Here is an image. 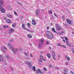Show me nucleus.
<instances>
[{"mask_svg": "<svg viewBox=\"0 0 74 74\" xmlns=\"http://www.w3.org/2000/svg\"><path fill=\"white\" fill-rule=\"evenodd\" d=\"M54 15H55V16H56V17H57V15H56V13H54Z\"/></svg>", "mask_w": 74, "mask_h": 74, "instance_id": "5fc2aeb1", "label": "nucleus"}, {"mask_svg": "<svg viewBox=\"0 0 74 74\" xmlns=\"http://www.w3.org/2000/svg\"><path fill=\"white\" fill-rule=\"evenodd\" d=\"M25 63H26V64H29V62L28 61H26L25 62Z\"/></svg>", "mask_w": 74, "mask_h": 74, "instance_id": "de8ad7c7", "label": "nucleus"}, {"mask_svg": "<svg viewBox=\"0 0 74 74\" xmlns=\"http://www.w3.org/2000/svg\"><path fill=\"white\" fill-rule=\"evenodd\" d=\"M69 46V47H71V44Z\"/></svg>", "mask_w": 74, "mask_h": 74, "instance_id": "13d9d810", "label": "nucleus"}, {"mask_svg": "<svg viewBox=\"0 0 74 74\" xmlns=\"http://www.w3.org/2000/svg\"><path fill=\"white\" fill-rule=\"evenodd\" d=\"M65 39L66 41H68V38L67 37H65Z\"/></svg>", "mask_w": 74, "mask_h": 74, "instance_id": "c9c22d12", "label": "nucleus"}, {"mask_svg": "<svg viewBox=\"0 0 74 74\" xmlns=\"http://www.w3.org/2000/svg\"><path fill=\"white\" fill-rule=\"evenodd\" d=\"M24 55H25L26 56H27V54L26 53H24Z\"/></svg>", "mask_w": 74, "mask_h": 74, "instance_id": "4c0bfd02", "label": "nucleus"}, {"mask_svg": "<svg viewBox=\"0 0 74 74\" xmlns=\"http://www.w3.org/2000/svg\"><path fill=\"white\" fill-rule=\"evenodd\" d=\"M66 45H68V46H69V45L70 44H69V43H67L66 44Z\"/></svg>", "mask_w": 74, "mask_h": 74, "instance_id": "6e6d98bb", "label": "nucleus"}, {"mask_svg": "<svg viewBox=\"0 0 74 74\" xmlns=\"http://www.w3.org/2000/svg\"><path fill=\"white\" fill-rule=\"evenodd\" d=\"M31 32V33H33V32L32 31H30Z\"/></svg>", "mask_w": 74, "mask_h": 74, "instance_id": "0e129e2a", "label": "nucleus"}, {"mask_svg": "<svg viewBox=\"0 0 74 74\" xmlns=\"http://www.w3.org/2000/svg\"><path fill=\"white\" fill-rule=\"evenodd\" d=\"M20 18H21V19H23V16H21V17H20Z\"/></svg>", "mask_w": 74, "mask_h": 74, "instance_id": "8fccbe9b", "label": "nucleus"}, {"mask_svg": "<svg viewBox=\"0 0 74 74\" xmlns=\"http://www.w3.org/2000/svg\"><path fill=\"white\" fill-rule=\"evenodd\" d=\"M25 24H22V28L24 29V30H26V27H25Z\"/></svg>", "mask_w": 74, "mask_h": 74, "instance_id": "4468645a", "label": "nucleus"}, {"mask_svg": "<svg viewBox=\"0 0 74 74\" xmlns=\"http://www.w3.org/2000/svg\"><path fill=\"white\" fill-rule=\"evenodd\" d=\"M25 30H26L27 31H28V32H30V30L27 28H26Z\"/></svg>", "mask_w": 74, "mask_h": 74, "instance_id": "e433bc0d", "label": "nucleus"}, {"mask_svg": "<svg viewBox=\"0 0 74 74\" xmlns=\"http://www.w3.org/2000/svg\"><path fill=\"white\" fill-rule=\"evenodd\" d=\"M18 4L22 5V3H18Z\"/></svg>", "mask_w": 74, "mask_h": 74, "instance_id": "864d4df0", "label": "nucleus"}, {"mask_svg": "<svg viewBox=\"0 0 74 74\" xmlns=\"http://www.w3.org/2000/svg\"><path fill=\"white\" fill-rule=\"evenodd\" d=\"M63 71H64L65 72V73H66V72H67V69H66L64 70Z\"/></svg>", "mask_w": 74, "mask_h": 74, "instance_id": "c03bdc74", "label": "nucleus"}, {"mask_svg": "<svg viewBox=\"0 0 74 74\" xmlns=\"http://www.w3.org/2000/svg\"><path fill=\"white\" fill-rule=\"evenodd\" d=\"M58 58H60V55H58Z\"/></svg>", "mask_w": 74, "mask_h": 74, "instance_id": "680f3d73", "label": "nucleus"}, {"mask_svg": "<svg viewBox=\"0 0 74 74\" xmlns=\"http://www.w3.org/2000/svg\"><path fill=\"white\" fill-rule=\"evenodd\" d=\"M32 23L33 25H36V23L34 20H32Z\"/></svg>", "mask_w": 74, "mask_h": 74, "instance_id": "dca6fc26", "label": "nucleus"}, {"mask_svg": "<svg viewBox=\"0 0 74 74\" xmlns=\"http://www.w3.org/2000/svg\"><path fill=\"white\" fill-rule=\"evenodd\" d=\"M43 70L44 71H47V69L45 68H44Z\"/></svg>", "mask_w": 74, "mask_h": 74, "instance_id": "79ce46f5", "label": "nucleus"}, {"mask_svg": "<svg viewBox=\"0 0 74 74\" xmlns=\"http://www.w3.org/2000/svg\"><path fill=\"white\" fill-rule=\"evenodd\" d=\"M62 46L63 47V48H66V47L65 46V45H62Z\"/></svg>", "mask_w": 74, "mask_h": 74, "instance_id": "ea45409f", "label": "nucleus"}, {"mask_svg": "<svg viewBox=\"0 0 74 74\" xmlns=\"http://www.w3.org/2000/svg\"><path fill=\"white\" fill-rule=\"evenodd\" d=\"M1 29H2V28L0 26V30H1Z\"/></svg>", "mask_w": 74, "mask_h": 74, "instance_id": "e2e57ef3", "label": "nucleus"}, {"mask_svg": "<svg viewBox=\"0 0 74 74\" xmlns=\"http://www.w3.org/2000/svg\"><path fill=\"white\" fill-rule=\"evenodd\" d=\"M30 56H31V57H32V58H33V56L32 55V54H30Z\"/></svg>", "mask_w": 74, "mask_h": 74, "instance_id": "4d7b16f0", "label": "nucleus"}, {"mask_svg": "<svg viewBox=\"0 0 74 74\" xmlns=\"http://www.w3.org/2000/svg\"><path fill=\"white\" fill-rule=\"evenodd\" d=\"M40 58L38 60V61L39 62H42V60L43 58V56L42 55H40Z\"/></svg>", "mask_w": 74, "mask_h": 74, "instance_id": "1a4fd4ad", "label": "nucleus"}, {"mask_svg": "<svg viewBox=\"0 0 74 74\" xmlns=\"http://www.w3.org/2000/svg\"><path fill=\"white\" fill-rule=\"evenodd\" d=\"M63 41H64V42H65V40H63Z\"/></svg>", "mask_w": 74, "mask_h": 74, "instance_id": "69168bd1", "label": "nucleus"}, {"mask_svg": "<svg viewBox=\"0 0 74 74\" xmlns=\"http://www.w3.org/2000/svg\"><path fill=\"white\" fill-rule=\"evenodd\" d=\"M62 45H61L60 43H58L57 45V46L58 47H60V46H62Z\"/></svg>", "mask_w": 74, "mask_h": 74, "instance_id": "c756f323", "label": "nucleus"}, {"mask_svg": "<svg viewBox=\"0 0 74 74\" xmlns=\"http://www.w3.org/2000/svg\"><path fill=\"white\" fill-rule=\"evenodd\" d=\"M46 34L49 39L51 40L52 38H53V35L51 32L49 31H47L46 32Z\"/></svg>", "mask_w": 74, "mask_h": 74, "instance_id": "f257e3e1", "label": "nucleus"}, {"mask_svg": "<svg viewBox=\"0 0 74 74\" xmlns=\"http://www.w3.org/2000/svg\"><path fill=\"white\" fill-rule=\"evenodd\" d=\"M14 12V13L15 15L18 16V14H17V13H16V12Z\"/></svg>", "mask_w": 74, "mask_h": 74, "instance_id": "58836bf2", "label": "nucleus"}, {"mask_svg": "<svg viewBox=\"0 0 74 74\" xmlns=\"http://www.w3.org/2000/svg\"><path fill=\"white\" fill-rule=\"evenodd\" d=\"M15 26H16V23H14L12 25V27H15Z\"/></svg>", "mask_w": 74, "mask_h": 74, "instance_id": "2f4dec72", "label": "nucleus"}, {"mask_svg": "<svg viewBox=\"0 0 74 74\" xmlns=\"http://www.w3.org/2000/svg\"><path fill=\"white\" fill-rule=\"evenodd\" d=\"M52 31L54 32V33H57V32H56L55 29V28H52Z\"/></svg>", "mask_w": 74, "mask_h": 74, "instance_id": "a211bd4d", "label": "nucleus"}, {"mask_svg": "<svg viewBox=\"0 0 74 74\" xmlns=\"http://www.w3.org/2000/svg\"><path fill=\"white\" fill-rule=\"evenodd\" d=\"M62 19L64 20V21L65 20V18H64V16H62Z\"/></svg>", "mask_w": 74, "mask_h": 74, "instance_id": "f704fd0d", "label": "nucleus"}, {"mask_svg": "<svg viewBox=\"0 0 74 74\" xmlns=\"http://www.w3.org/2000/svg\"><path fill=\"white\" fill-rule=\"evenodd\" d=\"M7 16L8 17V18H12V15H11V14H8Z\"/></svg>", "mask_w": 74, "mask_h": 74, "instance_id": "6ab92c4d", "label": "nucleus"}, {"mask_svg": "<svg viewBox=\"0 0 74 74\" xmlns=\"http://www.w3.org/2000/svg\"><path fill=\"white\" fill-rule=\"evenodd\" d=\"M73 53H74V50L73 51Z\"/></svg>", "mask_w": 74, "mask_h": 74, "instance_id": "338daca9", "label": "nucleus"}, {"mask_svg": "<svg viewBox=\"0 0 74 74\" xmlns=\"http://www.w3.org/2000/svg\"><path fill=\"white\" fill-rule=\"evenodd\" d=\"M65 58L66 59H67V60H70V57H68V56H65Z\"/></svg>", "mask_w": 74, "mask_h": 74, "instance_id": "4be33fe9", "label": "nucleus"}, {"mask_svg": "<svg viewBox=\"0 0 74 74\" xmlns=\"http://www.w3.org/2000/svg\"><path fill=\"white\" fill-rule=\"evenodd\" d=\"M47 56L48 58H49V59H50L51 58V54L50 53H48L47 54Z\"/></svg>", "mask_w": 74, "mask_h": 74, "instance_id": "f3484780", "label": "nucleus"}, {"mask_svg": "<svg viewBox=\"0 0 74 74\" xmlns=\"http://www.w3.org/2000/svg\"><path fill=\"white\" fill-rule=\"evenodd\" d=\"M59 26H59V24H57V23L56 24V28H57V29Z\"/></svg>", "mask_w": 74, "mask_h": 74, "instance_id": "c85d7f7f", "label": "nucleus"}, {"mask_svg": "<svg viewBox=\"0 0 74 74\" xmlns=\"http://www.w3.org/2000/svg\"><path fill=\"white\" fill-rule=\"evenodd\" d=\"M60 34H61L62 35V34H63V32H61L60 33Z\"/></svg>", "mask_w": 74, "mask_h": 74, "instance_id": "052dcab7", "label": "nucleus"}, {"mask_svg": "<svg viewBox=\"0 0 74 74\" xmlns=\"http://www.w3.org/2000/svg\"><path fill=\"white\" fill-rule=\"evenodd\" d=\"M6 22L8 23H10L11 22V21L10 19H7L6 20Z\"/></svg>", "mask_w": 74, "mask_h": 74, "instance_id": "2eb2a0df", "label": "nucleus"}, {"mask_svg": "<svg viewBox=\"0 0 74 74\" xmlns=\"http://www.w3.org/2000/svg\"><path fill=\"white\" fill-rule=\"evenodd\" d=\"M54 68L55 69H56V70H59V67H56V66H54Z\"/></svg>", "mask_w": 74, "mask_h": 74, "instance_id": "a878e982", "label": "nucleus"}, {"mask_svg": "<svg viewBox=\"0 0 74 74\" xmlns=\"http://www.w3.org/2000/svg\"><path fill=\"white\" fill-rule=\"evenodd\" d=\"M5 61V58L1 56L0 55V62H3Z\"/></svg>", "mask_w": 74, "mask_h": 74, "instance_id": "20e7f679", "label": "nucleus"}, {"mask_svg": "<svg viewBox=\"0 0 74 74\" xmlns=\"http://www.w3.org/2000/svg\"><path fill=\"white\" fill-rule=\"evenodd\" d=\"M29 67V68H31L32 67V64L31 63L28 64Z\"/></svg>", "mask_w": 74, "mask_h": 74, "instance_id": "7c9ffc66", "label": "nucleus"}, {"mask_svg": "<svg viewBox=\"0 0 74 74\" xmlns=\"http://www.w3.org/2000/svg\"><path fill=\"white\" fill-rule=\"evenodd\" d=\"M27 36L28 37V38H32V35H31L30 34H28L27 35Z\"/></svg>", "mask_w": 74, "mask_h": 74, "instance_id": "aec40b11", "label": "nucleus"}, {"mask_svg": "<svg viewBox=\"0 0 74 74\" xmlns=\"http://www.w3.org/2000/svg\"><path fill=\"white\" fill-rule=\"evenodd\" d=\"M43 60L44 61H46V60H47L45 59H43H43L42 60Z\"/></svg>", "mask_w": 74, "mask_h": 74, "instance_id": "49530a36", "label": "nucleus"}, {"mask_svg": "<svg viewBox=\"0 0 74 74\" xmlns=\"http://www.w3.org/2000/svg\"><path fill=\"white\" fill-rule=\"evenodd\" d=\"M57 29H58V30H61L62 29V27L60 26L58 27Z\"/></svg>", "mask_w": 74, "mask_h": 74, "instance_id": "412c9836", "label": "nucleus"}, {"mask_svg": "<svg viewBox=\"0 0 74 74\" xmlns=\"http://www.w3.org/2000/svg\"><path fill=\"white\" fill-rule=\"evenodd\" d=\"M72 33H73V34H74V32H72Z\"/></svg>", "mask_w": 74, "mask_h": 74, "instance_id": "774afa93", "label": "nucleus"}, {"mask_svg": "<svg viewBox=\"0 0 74 74\" xmlns=\"http://www.w3.org/2000/svg\"><path fill=\"white\" fill-rule=\"evenodd\" d=\"M70 72L73 74H74V73L72 71H71Z\"/></svg>", "mask_w": 74, "mask_h": 74, "instance_id": "09e8293b", "label": "nucleus"}, {"mask_svg": "<svg viewBox=\"0 0 74 74\" xmlns=\"http://www.w3.org/2000/svg\"><path fill=\"white\" fill-rule=\"evenodd\" d=\"M5 57L6 58H7V59H10V57L8 55H5Z\"/></svg>", "mask_w": 74, "mask_h": 74, "instance_id": "393cba45", "label": "nucleus"}, {"mask_svg": "<svg viewBox=\"0 0 74 74\" xmlns=\"http://www.w3.org/2000/svg\"><path fill=\"white\" fill-rule=\"evenodd\" d=\"M0 10H1V12H2V13H5V10H4V9H3V8H2L1 5H0Z\"/></svg>", "mask_w": 74, "mask_h": 74, "instance_id": "6e6552de", "label": "nucleus"}, {"mask_svg": "<svg viewBox=\"0 0 74 74\" xmlns=\"http://www.w3.org/2000/svg\"><path fill=\"white\" fill-rule=\"evenodd\" d=\"M53 53L52 54V56H53V58L54 59V60H55V52L54 51H53L52 52Z\"/></svg>", "mask_w": 74, "mask_h": 74, "instance_id": "f8f14e48", "label": "nucleus"}, {"mask_svg": "<svg viewBox=\"0 0 74 74\" xmlns=\"http://www.w3.org/2000/svg\"><path fill=\"white\" fill-rule=\"evenodd\" d=\"M11 50H12V51L13 52L14 54H16V52L18 51V49L17 48L15 49L13 47L12 49Z\"/></svg>", "mask_w": 74, "mask_h": 74, "instance_id": "39448f33", "label": "nucleus"}, {"mask_svg": "<svg viewBox=\"0 0 74 74\" xmlns=\"http://www.w3.org/2000/svg\"><path fill=\"white\" fill-rule=\"evenodd\" d=\"M65 64L66 65H69V63L68 62H66L65 63Z\"/></svg>", "mask_w": 74, "mask_h": 74, "instance_id": "a18cd8bd", "label": "nucleus"}, {"mask_svg": "<svg viewBox=\"0 0 74 74\" xmlns=\"http://www.w3.org/2000/svg\"><path fill=\"white\" fill-rule=\"evenodd\" d=\"M36 13L35 15L36 16H39L40 14V10L38 9H37L35 10Z\"/></svg>", "mask_w": 74, "mask_h": 74, "instance_id": "423d86ee", "label": "nucleus"}, {"mask_svg": "<svg viewBox=\"0 0 74 74\" xmlns=\"http://www.w3.org/2000/svg\"><path fill=\"white\" fill-rule=\"evenodd\" d=\"M44 40L42 39H41L39 40V43L38 44V46L39 48H41V47H42V44L43 43H44Z\"/></svg>", "mask_w": 74, "mask_h": 74, "instance_id": "f03ea898", "label": "nucleus"}, {"mask_svg": "<svg viewBox=\"0 0 74 74\" xmlns=\"http://www.w3.org/2000/svg\"><path fill=\"white\" fill-rule=\"evenodd\" d=\"M14 31H15V30H14V29H11L9 30V33L10 34H11V33H12V32H14Z\"/></svg>", "mask_w": 74, "mask_h": 74, "instance_id": "ddd939ff", "label": "nucleus"}, {"mask_svg": "<svg viewBox=\"0 0 74 74\" xmlns=\"http://www.w3.org/2000/svg\"><path fill=\"white\" fill-rule=\"evenodd\" d=\"M67 22L69 24V25H72V23L71 21L69 19H66Z\"/></svg>", "mask_w": 74, "mask_h": 74, "instance_id": "9b49d317", "label": "nucleus"}, {"mask_svg": "<svg viewBox=\"0 0 74 74\" xmlns=\"http://www.w3.org/2000/svg\"><path fill=\"white\" fill-rule=\"evenodd\" d=\"M8 45L10 49L12 50V48H13V46L10 43H8Z\"/></svg>", "mask_w": 74, "mask_h": 74, "instance_id": "9d476101", "label": "nucleus"}, {"mask_svg": "<svg viewBox=\"0 0 74 74\" xmlns=\"http://www.w3.org/2000/svg\"><path fill=\"white\" fill-rule=\"evenodd\" d=\"M32 69L34 71H36V69H35V66H33L32 67Z\"/></svg>", "mask_w": 74, "mask_h": 74, "instance_id": "b1692460", "label": "nucleus"}, {"mask_svg": "<svg viewBox=\"0 0 74 74\" xmlns=\"http://www.w3.org/2000/svg\"><path fill=\"white\" fill-rule=\"evenodd\" d=\"M4 64H5V65H7V63H5Z\"/></svg>", "mask_w": 74, "mask_h": 74, "instance_id": "bf43d9fd", "label": "nucleus"}, {"mask_svg": "<svg viewBox=\"0 0 74 74\" xmlns=\"http://www.w3.org/2000/svg\"><path fill=\"white\" fill-rule=\"evenodd\" d=\"M48 13L50 14H52V11L51 10H49Z\"/></svg>", "mask_w": 74, "mask_h": 74, "instance_id": "bb28decb", "label": "nucleus"}, {"mask_svg": "<svg viewBox=\"0 0 74 74\" xmlns=\"http://www.w3.org/2000/svg\"><path fill=\"white\" fill-rule=\"evenodd\" d=\"M26 59H30V58H29L28 57H27L26 58Z\"/></svg>", "mask_w": 74, "mask_h": 74, "instance_id": "3c124183", "label": "nucleus"}, {"mask_svg": "<svg viewBox=\"0 0 74 74\" xmlns=\"http://www.w3.org/2000/svg\"><path fill=\"white\" fill-rule=\"evenodd\" d=\"M1 50L3 53H5L7 50V48L5 46H3L1 48Z\"/></svg>", "mask_w": 74, "mask_h": 74, "instance_id": "7ed1b4c3", "label": "nucleus"}, {"mask_svg": "<svg viewBox=\"0 0 74 74\" xmlns=\"http://www.w3.org/2000/svg\"><path fill=\"white\" fill-rule=\"evenodd\" d=\"M9 41L10 42H12V41H13V40L11 39Z\"/></svg>", "mask_w": 74, "mask_h": 74, "instance_id": "a19ab883", "label": "nucleus"}, {"mask_svg": "<svg viewBox=\"0 0 74 74\" xmlns=\"http://www.w3.org/2000/svg\"><path fill=\"white\" fill-rule=\"evenodd\" d=\"M49 27H47V30H49Z\"/></svg>", "mask_w": 74, "mask_h": 74, "instance_id": "603ef678", "label": "nucleus"}, {"mask_svg": "<svg viewBox=\"0 0 74 74\" xmlns=\"http://www.w3.org/2000/svg\"><path fill=\"white\" fill-rule=\"evenodd\" d=\"M27 25L28 27H30V24L29 23H27Z\"/></svg>", "mask_w": 74, "mask_h": 74, "instance_id": "473e14b6", "label": "nucleus"}, {"mask_svg": "<svg viewBox=\"0 0 74 74\" xmlns=\"http://www.w3.org/2000/svg\"><path fill=\"white\" fill-rule=\"evenodd\" d=\"M36 73L37 74H40V73H41V74H43V72H41V70L40 69H38L36 71Z\"/></svg>", "mask_w": 74, "mask_h": 74, "instance_id": "0eeeda50", "label": "nucleus"}, {"mask_svg": "<svg viewBox=\"0 0 74 74\" xmlns=\"http://www.w3.org/2000/svg\"><path fill=\"white\" fill-rule=\"evenodd\" d=\"M48 44H49V42L48 41H46V45H48Z\"/></svg>", "mask_w": 74, "mask_h": 74, "instance_id": "72a5a7b5", "label": "nucleus"}, {"mask_svg": "<svg viewBox=\"0 0 74 74\" xmlns=\"http://www.w3.org/2000/svg\"><path fill=\"white\" fill-rule=\"evenodd\" d=\"M3 27L4 29H6L7 27H8V26L7 25H4L3 26Z\"/></svg>", "mask_w": 74, "mask_h": 74, "instance_id": "5701e85b", "label": "nucleus"}, {"mask_svg": "<svg viewBox=\"0 0 74 74\" xmlns=\"http://www.w3.org/2000/svg\"><path fill=\"white\" fill-rule=\"evenodd\" d=\"M49 67H53V66L52 65H49Z\"/></svg>", "mask_w": 74, "mask_h": 74, "instance_id": "37998d69", "label": "nucleus"}, {"mask_svg": "<svg viewBox=\"0 0 74 74\" xmlns=\"http://www.w3.org/2000/svg\"><path fill=\"white\" fill-rule=\"evenodd\" d=\"M0 3L2 5H3V1H0Z\"/></svg>", "mask_w": 74, "mask_h": 74, "instance_id": "cd10ccee", "label": "nucleus"}]
</instances>
